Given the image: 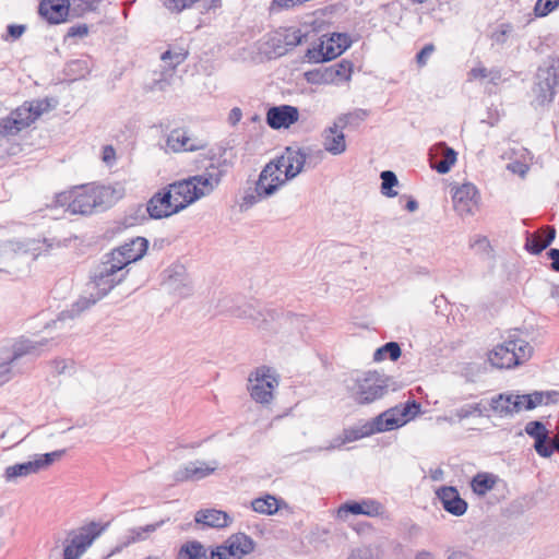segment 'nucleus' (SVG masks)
Segmentation results:
<instances>
[{
  "label": "nucleus",
  "instance_id": "f257e3e1",
  "mask_svg": "<svg viewBox=\"0 0 559 559\" xmlns=\"http://www.w3.org/2000/svg\"><path fill=\"white\" fill-rule=\"evenodd\" d=\"M122 197L121 187L91 183L57 194L56 202L70 214L91 215L106 211Z\"/></svg>",
  "mask_w": 559,
  "mask_h": 559
},
{
  "label": "nucleus",
  "instance_id": "f03ea898",
  "mask_svg": "<svg viewBox=\"0 0 559 559\" xmlns=\"http://www.w3.org/2000/svg\"><path fill=\"white\" fill-rule=\"evenodd\" d=\"M532 352L533 347L528 342L510 336L488 354V360L496 368L509 369L526 361L532 356Z\"/></svg>",
  "mask_w": 559,
  "mask_h": 559
},
{
  "label": "nucleus",
  "instance_id": "7ed1b4c3",
  "mask_svg": "<svg viewBox=\"0 0 559 559\" xmlns=\"http://www.w3.org/2000/svg\"><path fill=\"white\" fill-rule=\"evenodd\" d=\"M306 163L307 154L302 148L287 146L281 156L266 164L277 168L275 174L270 177V180L275 183V177H277L281 187H283L287 181L294 179L302 171Z\"/></svg>",
  "mask_w": 559,
  "mask_h": 559
},
{
  "label": "nucleus",
  "instance_id": "20e7f679",
  "mask_svg": "<svg viewBox=\"0 0 559 559\" xmlns=\"http://www.w3.org/2000/svg\"><path fill=\"white\" fill-rule=\"evenodd\" d=\"M388 392V380L377 371H368L355 379L352 388L354 400L358 404H370Z\"/></svg>",
  "mask_w": 559,
  "mask_h": 559
},
{
  "label": "nucleus",
  "instance_id": "39448f33",
  "mask_svg": "<svg viewBox=\"0 0 559 559\" xmlns=\"http://www.w3.org/2000/svg\"><path fill=\"white\" fill-rule=\"evenodd\" d=\"M178 212H180V207L175 202L173 193L167 187L154 193L146 205L140 204L134 209V221L139 218L146 219V214L148 218L162 219Z\"/></svg>",
  "mask_w": 559,
  "mask_h": 559
},
{
  "label": "nucleus",
  "instance_id": "423d86ee",
  "mask_svg": "<svg viewBox=\"0 0 559 559\" xmlns=\"http://www.w3.org/2000/svg\"><path fill=\"white\" fill-rule=\"evenodd\" d=\"M106 526L107 524L100 525L96 522H91L76 531H71L63 549V559H79L105 531Z\"/></svg>",
  "mask_w": 559,
  "mask_h": 559
},
{
  "label": "nucleus",
  "instance_id": "0eeeda50",
  "mask_svg": "<svg viewBox=\"0 0 559 559\" xmlns=\"http://www.w3.org/2000/svg\"><path fill=\"white\" fill-rule=\"evenodd\" d=\"M250 396L260 404H270L273 400V391L278 385V376L266 366L257 368L249 376Z\"/></svg>",
  "mask_w": 559,
  "mask_h": 559
},
{
  "label": "nucleus",
  "instance_id": "6e6552de",
  "mask_svg": "<svg viewBox=\"0 0 559 559\" xmlns=\"http://www.w3.org/2000/svg\"><path fill=\"white\" fill-rule=\"evenodd\" d=\"M128 271H124L115 259L109 254L105 255V260L95 270L92 277L94 288L98 293V298L106 296L116 285L121 283Z\"/></svg>",
  "mask_w": 559,
  "mask_h": 559
},
{
  "label": "nucleus",
  "instance_id": "1a4fd4ad",
  "mask_svg": "<svg viewBox=\"0 0 559 559\" xmlns=\"http://www.w3.org/2000/svg\"><path fill=\"white\" fill-rule=\"evenodd\" d=\"M350 38L347 34L333 33L330 37L322 39L317 47L309 48L306 57L310 62H324L342 55L349 46Z\"/></svg>",
  "mask_w": 559,
  "mask_h": 559
},
{
  "label": "nucleus",
  "instance_id": "9d476101",
  "mask_svg": "<svg viewBox=\"0 0 559 559\" xmlns=\"http://www.w3.org/2000/svg\"><path fill=\"white\" fill-rule=\"evenodd\" d=\"M277 168L271 165H265L261 170L259 178L255 182L254 190L252 192H247L242 197V201L240 203L241 210H248L259 201L270 198L275 194L281 188V182L275 177V183L270 180V177L275 174Z\"/></svg>",
  "mask_w": 559,
  "mask_h": 559
},
{
  "label": "nucleus",
  "instance_id": "9b49d317",
  "mask_svg": "<svg viewBox=\"0 0 559 559\" xmlns=\"http://www.w3.org/2000/svg\"><path fill=\"white\" fill-rule=\"evenodd\" d=\"M147 248L148 241L145 238L135 237L114 249L109 255L124 270L130 263L140 260L145 254Z\"/></svg>",
  "mask_w": 559,
  "mask_h": 559
},
{
  "label": "nucleus",
  "instance_id": "f8f14e48",
  "mask_svg": "<svg viewBox=\"0 0 559 559\" xmlns=\"http://www.w3.org/2000/svg\"><path fill=\"white\" fill-rule=\"evenodd\" d=\"M188 51L183 48L168 49L162 53L160 59L165 63L160 80H155L151 90L164 91L169 84L177 67L185 62Z\"/></svg>",
  "mask_w": 559,
  "mask_h": 559
},
{
  "label": "nucleus",
  "instance_id": "ddd939ff",
  "mask_svg": "<svg viewBox=\"0 0 559 559\" xmlns=\"http://www.w3.org/2000/svg\"><path fill=\"white\" fill-rule=\"evenodd\" d=\"M452 200L454 210L460 216L473 215L478 206L477 189L473 183H463L455 189Z\"/></svg>",
  "mask_w": 559,
  "mask_h": 559
},
{
  "label": "nucleus",
  "instance_id": "4468645a",
  "mask_svg": "<svg viewBox=\"0 0 559 559\" xmlns=\"http://www.w3.org/2000/svg\"><path fill=\"white\" fill-rule=\"evenodd\" d=\"M46 340L40 342L23 340L16 343L13 347L12 354L0 361V385L11 379V364L14 360L27 354H36L38 347L46 345Z\"/></svg>",
  "mask_w": 559,
  "mask_h": 559
},
{
  "label": "nucleus",
  "instance_id": "2eb2a0df",
  "mask_svg": "<svg viewBox=\"0 0 559 559\" xmlns=\"http://www.w3.org/2000/svg\"><path fill=\"white\" fill-rule=\"evenodd\" d=\"M299 119V110L292 105L273 106L267 109L266 123L274 130L288 129Z\"/></svg>",
  "mask_w": 559,
  "mask_h": 559
},
{
  "label": "nucleus",
  "instance_id": "dca6fc26",
  "mask_svg": "<svg viewBox=\"0 0 559 559\" xmlns=\"http://www.w3.org/2000/svg\"><path fill=\"white\" fill-rule=\"evenodd\" d=\"M559 84V78L554 68L539 69L535 86L536 99L544 105L552 102L555 88Z\"/></svg>",
  "mask_w": 559,
  "mask_h": 559
},
{
  "label": "nucleus",
  "instance_id": "f3484780",
  "mask_svg": "<svg viewBox=\"0 0 559 559\" xmlns=\"http://www.w3.org/2000/svg\"><path fill=\"white\" fill-rule=\"evenodd\" d=\"M345 127L337 120L332 126L326 127L322 133V145L326 152L332 155H341L346 151Z\"/></svg>",
  "mask_w": 559,
  "mask_h": 559
},
{
  "label": "nucleus",
  "instance_id": "a211bd4d",
  "mask_svg": "<svg viewBox=\"0 0 559 559\" xmlns=\"http://www.w3.org/2000/svg\"><path fill=\"white\" fill-rule=\"evenodd\" d=\"M406 421L407 419L399 417V406H395L381 413L372 420L365 423V426L371 436L378 432L394 430L406 424Z\"/></svg>",
  "mask_w": 559,
  "mask_h": 559
},
{
  "label": "nucleus",
  "instance_id": "6ab92c4d",
  "mask_svg": "<svg viewBox=\"0 0 559 559\" xmlns=\"http://www.w3.org/2000/svg\"><path fill=\"white\" fill-rule=\"evenodd\" d=\"M429 162L432 169L447 174L456 162V152L444 142L437 143L429 150Z\"/></svg>",
  "mask_w": 559,
  "mask_h": 559
},
{
  "label": "nucleus",
  "instance_id": "aec40b11",
  "mask_svg": "<svg viewBox=\"0 0 559 559\" xmlns=\"http://www.w3.org/2000/svg\"><path fill=\"white\" fill-rule=\"evenodd\" d=\"M216 467V462H213L212 466L202 461L189 462L174 473V480L176 483L200 480L213 474Z\"/></svg>",
  "mask_w": 559,
  "mask_h": 559
},
{
  "label": "nucleus",
  "instance_id": "412c9836",
  "mask_svg": "<svg viewBox=\"0 0 559 559\" xmlns=\"http://www.w3.org/2000/svg\"><path fill=\"white\" fill-rule=\"evenodd\" d=\"M443 509L455 516H462L467 511V502L461 498L459 490L453 486H442L436 491Z\"/></svg>",
  "mask_w": 559,
  "mask_h": 559
},
{
  "label": "nucleus",
  "instance_id": "4be33fe9",
  "mask_svg": "<svg viewBox=\"0 0 559 559\" xmlns=\"http://www.w3.org/2000/svg\"><path fill=\"white\" fill-rule=\"evenodd\" d=\"M70 11V0H43L38 7L39 14L50 24L64 22Z\"/></svg>",
  "mask_w": 559,
  "mask_h": 559
},
{
  "label": "nucleus",
  "instance_id": "5701e85b",
  "mask_svg": "<svg viewBox=\"0 0 559 559\" xmlns=\"http://www.w3.org/2000/svg\"><path fill=\"white\" fill-rule=\"evenodd\" d=\"M222 179V171L211 164L205 168V171L201 175L189 177L192 186L195 187V192L198 193V198L209 195L214 189L219 185Z\"/></svg>",
  "mask_w": 559,
  "mask_h": 559
},
{
  "label": "nucleus",
  "instance_id": "b1692460",
  "mask_svg": "<svg viewBox=\"0 0 559 559\" xmlns=\"http://www.w3.org/2000/svg\"><path fill=\"white\" fill-rule=\"evenodd\" d=\"M383 512V506L373 499H365L360 502H346L342 504L338 510L337 514L340 518L346 516L348 513L352 514H364L367 516H379Z\"/></svg>",
  "mask_w": 559,
  "mask_h": 559
},
{
  "label": "nucleus",
  "instance_id": "393cba45",
  "mask_svg": "<svg viewBox=\"0 0 559 559\" xmlns=\"http://www.w3.org/2000/svg\"><path fill=\"white\" fill-rule=\"evenodd\" d=\"M224 545L226 548V556H228L229 559H241L254 549L253 539L245 533L231 535L224 542Z\"/></svg>",
  "mask_w": 559,
  "mask_h": 559
},
{
  "label": "nucleus",
  "instance_id": "a878e982",
  "mask_svg": "<svg viewBox=\"0 0 559 559\" xmlns=\"http://www.w3.org/2000/svg\"><path fill=\"white\" fill-rule=\"evenodd\" d=\"M489 405L500 417L512 416L521 411L520 394L500 393L490 400Z\"/></svg>",
  "mask_w": 559,
  "mask_h": 559
},
{
  "label": "nucleus",
  "instance_id": "bb28decb",
  "mask_svg": "<svg viewBox=\"0 0 559 559\" xmlns=\"http://www.w3.org/2000/svg\"><path fill=\"white\" fill-rule=\"evenodd\" d=\"M168 188L173 193L175 202L179 205L180 211L199 200L198 193L195 192V187L192 186V182L189 180V178L176 181L169 185Z\"/></svg>",
  "mask_w": 559,
  "mask_h": 559
},
{
  "label": "nucleus",
  "instance_id": "cd10ccee",
  "mask_svg": "<svg viewBox=\"0 0 559 559\" xmlns=\"http://www.w3.org/2000/svg\"><path fill=\"white\" fill-rule=\"evenodd\" d=\"M555 237L556 229L552 226H546L544 229L526 237L525 249L533 254H539L554 241Z\"/></svg>",
  "mask_w": 559,
  "mask_h": 559
},
{
  "label": "nucleus",
  "instance_id": "c85d7f7f",
  "mask_svg": "<svg viewBox=\"0 0 559 559\" xmlns=\"http://www.w3.org/2000/svg\"><path fill=\"white\" fill-rule=\"evenodd\" d=\"M167 146L174 152H193L204 148L205 144L201 141L194 143L186 131L175 129L167 136Z\"/></svg>",
  "mask_w": 559,
  "mask_h": 559
},
{
  "label": "nucleus",
  "instance_id": "c756f323",
  "mask_svg": "<svg viewBox=\"0 0 559 559\" xmlns=\"http://www.w3.org/2000/svg\"><path fill=\"white\" fill-rule=\"evenodd\" d=\"M353 62L348 60H341L340 62L325 68L322 79L325 83H337L348 81L353 73Z\"/></svg>",
  "mask_w": 559,
  "mask_h": 559
},
{
  "label": "nucleus",
  "instance_id": "7c9ffc66",
  "mask_svg": "<svg viewBox=\"0 0 559 559\" xmlns=\"http://www.w3.org/2000/svg\"><path fill=\"white\" fill-rule=\"evenodd\" d=\"M194 520L197 523L218 528L227 526L230 522L226 512L216 509L200 510L197 512Z\"/></svg>",
  "mask_w": 559,
  "mask_h": 559
},
{
  "label": "nucleus",
  "instance_id": "2f4dec72",
  "mask_svg": "<svg viewBox=\"0 0 559 559\" xmlns=\"http://www.w3.org/2000/svg\"><path fill=\"white\" fill-rule=\"evenodd\" d=\"M163 523L164 521H159L154 524H147L145 526L132 527L128 530L127 533L121 537L120 545L117 547V550H121L131 544L146 539L147 535L154 533L162 526Z\"/></svg>",
  "mask_w": 559,
  "mask_h": 559
},
{
  "label": "nucleus",
  "instance_id": "473e14b6",
  "mask_svg": "<svg viewBox=\"0 0 559 559\" xmlns=\"http://www.w3.org/2000/svg\"><path fill=\"white\" fill-rule=\"evenodd\" d=\"M167 285L180 296H188L191 293L190 281L185 274V269L178 266L170 271Z\"/></svg>",
  "mask_w": 559,
  "mask_h": 559
},
{
  "label": "nucleus",
  "instance_id": "72a5a7b5",
  "mask_svg": "<svg viewBox=\"0 0 559 559\" xmlns=\"http://www.w3.org/2000/svg\"><path fill=\"white\" fill-rule=\"evenodd\" d=\"M38 472V465L36 464L35 459H33L32 461L8 466L4 469L3 477L7 481H13L16 478L26 477L32 474H37Z\"/></svg>",
  "mask_w": 559,
  "mask_h": 559
},
{
  "label": "nucleus",
  "instance_id": "f704fd0d",
  "mask_svg": "<svg viewBox=\"0 0 559 559\" xmlns=\"http://www.w3.org/2000/svg\"><path fill=\"white\" fill-rule=\"evenodd\" d=\"M497 480H498V477L493 474L478 473L473 477V479L471 481V487H472V490L477 496H485L488 491L493 489Z\"/></svg>",
  "mask_w": 559,
  "mask_h": 559
},
{
  "label": "nucleus",
  "instance_id": "c9c22d12",
  "mask_svg": "<svg viewBox=\"0 0 559 559\" xmlns=\"http://www.w3.org/2000/svg\"><path fill=\"white\" fill-rule=\"evenodd\" d=\"M12 112L27 128L41 115L43 108L40 103H37L36 106L25 103Z\"/></svg>",
  "mask_w": 559,
  "mask_h": 559
},
{
  "label": "nucleus",
  "instance_id": "e433bc0d",
  "mask_svg": "<svg viewBox=\"0 0 559 559\" xmlns=\"http://www.w3.org/2000/svg\"><path fill=\"white\" fill-rule=\"evenodd\" d=\"M204 557H206V549L198 540L183 544L178 552V559H202Z\"/></svg>",
  "mask_w": 559,
  "mask_h": 559
},
{
  "label": "nucleus",
  "instance_id": "4c0bfd02",
  "mask_svg": "<svg viewBox=\"0 0 559 559\" xmlns=\"http://www.w3.org/2000/svg\"><path fill=\"white\" fill-rule=\"evenodd\" d=\"M253 511L261 514H274L278 510L277 499L271 495L264 498H257L251 502Z\"/></svg>",
  "mask_w": 559,
  "mask_h": 559
},
{
  "label": "nucleus",
  "instance_id": "58836bf2",
  "mask_svg": "<svg viewBox=\"0 0 559 559\" xmlns=\"http://www.w3.org/2000/svg\"><path fill=\"white\" fill-rule=\"evenodd\" d=\"M401 347L396 342H389L374 352L373 360L382 361L389 357L391 360L395 361L401 357Z\"/></svg>",
  "mask_w": 559,
  "mask_h": 559
},
{
  "label": "nucleus",
  "instance_id": "ea45409f",
  "mask_svg": "<svg viewBox=\"0 0 559 559\" xmlns=\"http://www.w3.org/2000/svg\"><path fill=\"white\" fill-rule=\"evenodd\" d=\"M23 129H25V127L16 117H14L13 112L0 121L1 136L14 135Z\"/></svg>",
  "mask_w": 559,
  "mask_h": 559
},
{
  "label": "nucleus",
  "instance_id": "a19ab883",
  "mask_svg": "<svg viewBox=\"0 0 559 559\" xmlns=\"http://www.w3.org/2000/svg\"><path fill=\"white\" fill-rule=\"evenodd\" d=\"M382 183H381V193L388 198H393L397 194L396 191L392 190L399 183L396 175L391 170H384L380 175Z\"/></svg>",
  "mask_w": 559,
  "mask_h": 559
},
{
  "label": "nucleus",
  "instance_id": "79ce46f5",
  "mask_svg": "<svg viewBox=\"0 0 559 559\" xmlns=\"http://www.w3.org/2000/svg\"><path fill=\"white\" fill-rule=\"evenodd\" d=\"M66 454V450H56L50 453L35 454L34 459L38 465V471H43L52 465L57 460H60Z\"/></svg>",
  "mask_w": 559,
  "mask_h": 559
},
{
  "label": "nucleus",
  "instance_id": "37998d69",
  "mask_svg": "<svg viewBox=\"0 0 559 559\" xmlns=\"http://www.w3.org/2000/svg\"><path fill=\"white\" fill-rule=\"evenodd\" d=\"M72 12L75 16H81L87 12L96 11L103 0H70Z\"/></svg>",
  "mask_w": 559,
  "mask_h": 559
},
{
  "label": "nucleus",
  "instance_id": "c03bdc74",
  "mask_svg": "<svg viewBox=\"0 0 559 559\" xmlns=\"http://www.w3.org/2000/svg\"><path fill=\"white\" fill-rule=\"evenodd\" d=\"M369 112L366 109H355L352 112L343 114L336 119L346 128L348 124H358L368 117Z\"/></svg>",
  "mask_w": 559,
  "mask_h": 559
},
{
  "label": "nucleus",
  "instance_id": "a18cd8bd",
  "mask_svg": "<svg viewBox=\"0 0 559 559\" xmlns=\"http://www.w3.org/2000/svg\"><path fill=\"white\" fill-rule=\"evenodd\" d=\"M513 32V26L509 23H502L491 33L490 38L496 45H504Z\"/></svg>",
  "mask_w": 559,
  "mask_h": 559
},
{
  "label": "nucleus",
  "instance_id": "49530a36",
  "mask_svg": "<svg viewBox=\"0 0 559 559\" xmlns=\"http://www.w3.org/2000/svg\"><path fill=\"white\" fill-rule=\"evenodd\" d=\"M545 394L543 392L535 391L531 394H522L520 395L521 400V409L525 408L527 411L534 409L538 405L544 403Z\"/></svg>",
  "mask_w": 559,
  "mask_h": 559
},
{
  "label": "nucleus",
  "instance_id": "de8ad7c7",
  "mask_svg": "<svg viewBox=\"0 0 559 559\" xmlns=\"http://www.w3.org/2000/svg\"><path fill=\"white\" fill-rule=\"evenodd\" d=\"M486 408L480 403L467 404L455 411V416L462 420L473 415L484 416Z\"/></svg>",
  "mask_w": 559,
  "mask_h": 559
},
{
  "label": "nucleus",
  "instance_id": "09e8293b",
  "mask_svg": "<svg viewBox=\"0 0 559 559\" xmlns=\"http://www.w3.org/2000/svg\"><path fill=\"white\" fill-rule=\"evenodd\" d=\"M369 432L365 426V424L357 428H348L343 431V440L342 443H348L356 440H359L365 437H369Z\"/></svg>",
  "mask_w": 559,
  "mask_h": 559
},
{
  "label": "nucleus",
  "instance_id": "8fccbe9b",
  "mask_svg": "<svg viewBox=\"0 0 559 559\" xmlns=\"http://www.w3.org/2000/svg\"><path fill=\"white\" fill-rule=\"evenodd\" d=\"M283 313L280 312L278 310L276 309H273V308H264L263 310L259 311L258 312V316L257 317H253L252 314H250V317L258 322L259 326H261L263 323H269L271 321H275L277 319H280V317L282 316Z\"/></svg>",
  "mask_w": 559,
  "mask_h": 559
},
{
  "label": "nucleus",
  "instance_id": "3c124183",
  "mask_svg": "<svg viewBox=\"0 0 559 559\" xmlns=\"http://www.w3.org/2000/svg\"><path fill=\"white\" fill-rule=\"evenodd\" d=\"M307 35L300 28H289L284 35L286 46L296 47L306 40Z\"/></svg>",
  "mask_w": 559,
  "mask_h": 559
},
{
  "label": "nucleus",
  "instance_id": "603ef678",
  "mask_svg": "<svg viewBox=\"0 0 559 559\" xmlns=\"http://www.w3.org/2000/svg\"><path fill=\"white\" fill-rule=\"evenodd\" d=\"M559 7V0H537L534 12L537 16H546Z\"/></svg>",
  "mask_w": 559,
  "mask_h": 559
},
{
  "label": "nucleus",
  "instance_id": "864d4df0",
  "mask_svg": "<svg viewBox=\"0 0 559 559\" xmlns=\"http://www.w3.org/2000/svg\"><path fill=\"white\" fill-rule=\"evenodd\" d=\"M525 432L534 438V440H537L539 437L548 435L549 431L542 421L533 420L526 424Z\"/></svg>",
  "mask_w": 559,
  "mask_h": 559
},
{
  "label": "nucleus",
  "instance_id": "5fc2aeb1",
  "mask_svg": "<svg viewBox=\"0 0 559 559\" xmlns=\"http://www.w3.org/2000/svg\"><path fill=\"white\" fill-rule=\"evenodd\" d=\"M550 439L549 433L543 437H539L535 440L534 449L535 451L543 457H549L552 455V450L550 449Z\"/></svg>",
  "mask_w": 559,
  "mask_h": 559
},
{
  "label": "nucleus",
  "instance_id": "6e6d98bb",
  "mask_svg": "<svg viewBox=\"0 0 559 559\" xmlns=\"http://www.w3.org/2000/svg\"><path fill=\"white\" fill-rule=\"evenodd\" d=\"M199 0H164V5L174 13H180L192 7Z\"/></svg>",
  "mask_w": 559,
  "mask_h": 559
},
{
  "label": "nucleus",
  "instance_id": "4d7b16f0",
  "mask_svg": "<svg viewBox=\"0 0 559 559\" xmlns=\"http://www.w3.org/2000/svg\"><path fill=\"white\" fill-rule=\"evenodd\" d=\"M420 411V404L416 401H407L405 404L399 406V417L406 419V417H414Z\"/></svg>",
  "mask_w": 559,
  "mask_h": 559
},
{
  "label": "nucleus",
  "instance_id": "13d9d810",
  "mask_svg": "<svg viewBox=\"0 0 559 559\" xmlns=\"http://www.w3.org/2000/svg\"><path fill=\"white\" fill-rule=\"evenodd\" d=\"M100 298H98V293L96 294V296H94L93 294H91V297H81L74 305H73V308H72V311L75 312V313H80L86 309H88L91 306H93L94 304H96L97 300H99Z\"/></svg>",
  "mask_w": 559,
  "mask_h": 559
},
{
  "label": "nucleus",
  "instance_id": "bf43d9fd",
  "mask_svg": "<svg viewBox=\"0 0 559 559\" xmlns=\"http://www.w3.org/2000/svg\"><path fill=\"white\" fill-rule=\"evenodd\" d=\"M445 559H476L472 551L461 548H451L448 550Z\"/></svg>",
  "mask_w": 559,
  "mask_h": 559
},
{
  "label": "nucleus",
  "instance_id": "052dcab7",
  "mask_svg": "<svg viewBox=\"0 0 559 559\" xmlns=\"http://www.w3.org/2000/svg\"><path fill=\"white\" fill-rule=\"evenodd\" d=\"M349 559H373L372 549L370 547L356 548L350 552Z\"/></svg>",
  "mask_w": 559,
  "mask_h": 559
},
{
  "label": "nucleus",
  "instance_id": "680f3d73",
  "mask_svg": "<svg viewBox=\"0 0 559 559\" xmlns=\"http://www.w3.org/2000/svg\"><path fill=\"white\" fill-rule=\"evenodd\" d=\"M204 559H229V557L226 556L225 545L222 544L216 548L210 549V551L206 549V557Z\"/></svg>",
  "mask_w": 559,
  "mask_h": 559
},
{
  "label": "nucleus",
  "instance_id": "e2e57ef3",
  "mask_svg": "<svg viewBox=\"0 0 559 559\" xmlns=\"http://www.w3.org/2000/svg\"><path fill=\"white\" fill-rule=\"evenodd\" d=\"M435 50V46L432 44H428L424 46V48L417 53L416 60L419 66H425L427 63L428 58Z\"/></svg>",
  "mask_w": 559,
  "mask_h": 559
},
{
  "label": "nucleus",
  "instance_id": "0e129e2a",
  "mask_svg": "<svg viewBox=\"0 0 559 559\" xmlns=\"http://www.w3.org/2000/svg\"><path fill=\"white\" fill-rule=\"evenodd\" d=\"M102 160L107 165L111 166L116 162V151L111 145H105L103 147Z\"/></svg>",
  "mask_w": 559,
  "mask_h": 559
},
{
  "label": "nucleus",
  "instance_id": "69168bd1",
  "mask_svg": "<svg viewBox=\"0 0 559 559\" xmlns=\"http://www.w3.org/2000/svg\"><path fill=\"white\" fill-rule=\"evenodd\" d=\"M7 31L8 37H11L13 40H15L24 34L26 26L22 24H11L8 26Z\"/></svg>",
  "mask_w": 559,
  "mask_h": 559
},
{
  "label": "nucleus",
  "instance_id": "338daca9",
  "mask_svg": "<svg viewBox=\"0 0 559 559\" xmlns=\"http://www.w3.org/2000/svg\"><path fill=\"white\" fill-rule=\"evenodd\" d=\"M88 33V27L86 24L75 25L71 26L68 29V37H83L86 36Z\"/></svg>",
  "mask_w": 559,
  "mask_h": 559
},
{
  "label": "nucleus",
  "instance_id": "774afa93",
  "mask_svg": "<svg viewBox=\"0 0 559 559\" xmlns=\"http://www.w3.org/2000/svg\"><path fill=\"white\" fill-rule=\"evenodd\" d=\"M548 258L551 262V270L555 272H559V249L552 248L547 252Z\"/></svg>",
  "mask_w": 559,
  "mask_h": 559
}]
</instances>
